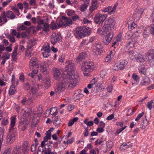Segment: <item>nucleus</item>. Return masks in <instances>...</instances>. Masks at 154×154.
<instances>
[{
	"label": "nucleus",
	"mask_w": 154,
	"mask_h": 154,
	"mask_svg": "<svg viewBox=\"0 0 154 154\" xmlns=\"http://www.w3.org/2000/svg\"><path fill=\"white\" fill-rule=\"evenodd\" d=\"M63 79L64 82L66 84L69 83V87L71 88L77 85L79 79V76L76 73L72 74L70 73Z\"/></svg>",
	"instance_id": "f257e3e1"
},
{
	"label": "nucleus",
	"mask_w": 154,
	"mask_h": 154,
	"mask_svg": "<svg viewBox=\"0 0 154 154\" xmlns=\"http://www.w3.org/2000/svg\"><path fill=\"white\" fill-rule=\"evenodd\" d=\"M94 68V64L91 61H85L81 67L82 70L85 72H84L83 74L85 76L88 75V73L92 72Z\"/></svg>",
	"instance_id": "f03ea898"
},
{
	"label": "nucleus",
	"mask_w": 154,
	"mask_h": 154,
	"mask_svg": "<svg viewBox=\"0 0 154 154\" xmlns=\"http://www.w3.org/2000/svg\"><path fill=\"white\" fill-rule=\"evenodd\" d=\"M116 22L114 18L109 17L105 22V25L103 28H106L110 32L114 28Z\"/></svg>",
	"instance_id": "7ed1b4c3"
},
{
	"label": "nucleus",
	"mask_w": 154,
	"mask_h": 154,
	"mask_svg": "<svg viewBox=\"0 0 154 154\" xmlns=\"http://www.w3.org/2000/svg\"><path fill=\"white\" fill-rule=\"evenodd\" d=\"M67 84L64 82V80H62V82L58 85L57 87L55 89V93L57 95L61 94L65 90L66 85Z\"/></svg>",
	"instance_id": "20e7f679"
},
{
	"label": "nucleus",
	"mask_w": 154,
	"mask_h": 154,
	"mask_svg": "<svg viewBox=\"0 0 154 154\" xmlns=\"http://www.w3.org/2000/svg\"><path fill=\"white\" fill-rule=\"evenodd\" d=\"M107 17V14H102L98 13L96 14L94 18V22L96 24L102 23Z\"/></svg>",
	"instance_id": "39448f33"
},
{
	"label": "nucleus",
	"mask_w": 154,
	"mask_h": 154,
	"mask_svg": "<svg viewBox=\"0 0 154 154\" xmlns=\"http://www.w3.org/2000/svg\"><path fill=\"white\" fill-rule=\"evenodd\" d=\"M154 35V24H152L149 26L145 27L143 33V37L146 38L148 37L150 32Z\"/></svg>",
	"instance_id": "423d86ee"
},
{
	"label": "nucleus",
	"mask_w": 154,
	"mask_h": 154,
	"mask_svg": "<svg viewBox=\"0 0 154 154\" xmlns=\"http://www.w3.org/2000/svg\"><path fill=\"white\" fill-rule=\"evenodd\" d=\"M65 68L66 70L67 71V75L70 73H72V74L76 73L75 72V64L71 61H69L67 63Z\"/></svg>",
	"instance_id": "0eeeda50"
},
{
	"label": "nucleus",
	"mask_w": 154,
	"mask_h": 154,
	"mask_svg": "<svg viewBox=\"0 0 154 154\" xmlns=\"http://www.w3.org/2000/svg\"><path fill=\"white\" fill-rule=\"evenodd\" d=\"M117 6L118 4L116 3L114 5L113 8L111 6H108L103 8L102 11L104 13L108 12L109 15L113 14L116 12Z\"/></svg>",
	"instance_id": "6e6552de"
},
{
	"label": "nucleus",
	"mask_w": 154,
	"mask_h": 154,
	"mask_svg": "<svg viewBox=\"0 0 154 154\" xmlns=\"http://www.w3.org/2000/svg\"><path fill=\"white\" fill-rule=\"evenodd\" d=\"M108 32H106V36L103 40V42L106 45H108L110 42L113 37V33L112 31H108Z\"/></svg>",
	"instance_id": "1a4fd4ad"
},
{
	"label": "nucleus",
	"mask_w": 154,
	"mask_h": 154,
	"mask_svg": "<svg viewBox=\"0 0 154 154\" xmlns=\"http://www.w3.org/2000/svg\"><path fill=\"white\" fill-rule=\"evenodd\" d=\"M103 48V46L101 43L98 42L96 43L95 49L93 50V54L96 55L100 54L102 52Z\"/></svg>",
	"instance_id": "9d476101"
},
{
	"label": "nucleus",
	"mask_w": 154,
	"mask_h": 154,
	"mask_svg": "<svg viewBox=\"0 0 154 154\" xmlns=\"http://www.w3.org/2000/svg\"><path fill=\"white\" fill-rule=\"evenodd\" d=\"M146 57L148 62L152 63L154 61V49L150 50L146 54Z\"/></svg>",
	"instance_id": "9b49d317"
},
{
	"label": "nucleus",
	"mask_w": 154,
	"mask_h": 154,
	"mask_svg": "<svg viewBox=\"0 0 154 154\" xmlns=\"http://www.w3.org/2000/svg\"><path fill=\"white\" fill-rule=\"evenodd\" d=\"M144 12V9L140 7L137 8L133 15V17L137 20H139L141 17Z\"/></svg>",
	"instance_id": "f8f14e48"
},
{
	"label": "nucleus",
	"mask_w": 154,
	"mask_h": 154,
	"mask_svg": "<svg viewBox=\"0 0 154 154\" xmlns=\"http://www.w3.org/2000/svg\"><path fill=\"white\" fill-rule=\"evenodd\" d=\"M52 72L54 78L55 80H60L62 76L59 70L56 68H54L53 69Z\"/></svg>",
	"instance_id": "ddd939ff"
},
{
	"label": "nucleus",
	"mask_w": 154,
	"mask_h": 154,
	"mask_svg": "<svg viewBox=\"0 0 154 154\" xmlns=\"http://www.w3.org/2000/svg\"><path fill=\"white\" fill-rule=\"evenodd\" d=\"M61 39V37L59 34L54 33L51 36V43L54 45L57 42L59 41Z\"/></svg>",
	"instance_id": "4468645a"
},
{
	"label": "nucleus",
	"mask_w": 154,
	"mask_h": 154,
	"mask_svg": "<svg viewBox=\"0 0 154 154\" xmlns=\"http://www.w3.org/2000/svg\"><path fill=\"white\" fill-rule=\"evenodd\" d=\"M16 135V130L11 131H9V133L8 136L7 141L10 143L13 142L15 140Z\"/></svg>",
	"instance_id": "2eb2a0df"
},
{
	"label": "nucleus",
	"mask_w": 154,
	"mask_h": 154,
	"mask_svg": "<svg viewBox=\"0 0 154 154\" xmlns=\"http://www.w3.org/2000/svg\"><path fill=\"white\" fill-rule=\"evenodd\" d=\"M127 54L131 60H134L136 59L139 53L135 51L132 50L128 52Z\"/></svg>",
	"instance_id": "dca6fc26"
},
{
	"label": "nucleus",
	"mask_w": 154,
	"mask_h": 154,
	"mask_svg": "<svg viewBox=\"0 0 154 154\" xmlns=\"http://www.w3.org/2000/svg\"><path fill=\"white\" fill-rule=\"evenodd\" d=\"M74 35L77 38H81L83 37V35L82 27L77 28L75 30Z\"/></svg>",
	"instance_id": "f3484780"
},
{
	"label": "nucleus",
	"mask_w": 154,
	"mask_h": 154,
	"mask_svg": "<svg viewBox=\"0 0 154 154\" xmlns=\"http://www.w3.org/2000/svg\"><path fill=\"white\" fill-rule=\"evenodd\" d=\"M38 61L37 59L34 57H32L30 61L29 66L30 69H33L34 66L38 65Z\"/></svg>",
	"instance_id": "a211bd4d"
},
{
	"label": "nucleus",
	"mask_w": 154,
	"mask_h": 154,
	"mask_svg": "<svg viewBox=\"0 0 154 154\" xmlns=\"http://www.w3.org/2000/svg\"><path fill=\"white\" fill-rule=\"evenodd\" d=\"M84 96L82 91L81 90H78L74 95V98L75 100L80 99Z\"/></svg>",
	"instance_id": "6ab92c4d"
},
{
	"label": "nucleus",
	"mask_w": 154,
	"mask_h": 154,
	"mask_svg": "<svg viewBox=\"0 0 154 154\" xmlns=\"http://www.w3.org/2000/svg\"><path fill=\"white\" fill-rule=\"evenodd\" d=\"M29 143L28 141L24 142L22 145V150L24 153H26L29 150Z\"/></svg>",
	"instance_id": "aec40b11"
},
{
	"label": "nucleus",
	"mask_w": 154,
	"mask_h": 154,
	"mask_svg": "<svg viewBox=\"0 0 154 154\" xmlns=\"http://www.w3.org/2000/svg\"><path fill=\"white\" fill-rule=\"evenodd\" d=\"M89 2L90 1L89 0H86L84 3L81 5L79 8L80 10L82 12L85 11L88 8V5L87 4H89Z\"/></svg>",
	"instance_id": "412c9836"
},
{
	"label": "nucleus",
	"mask_w": 154,
	"mask_h": 154,
	"mask_svg": "<svg viewBox=\"0 0 154 154\" xmlns=\"http://www.w3.org/2000/svg\"><path fill=\"white\" fill-rule=\"evenodd\" d=\"M63 19V23L65 26H69L72 24V21L71 19L65 17H62Z\"/></svg>",
	"instance_id": "4be33fe9"
},
{
	"label": "nucleus",
	"mask_w": 154,
	"mask_h": 154,
	"mask_svg": "<svg viewBox=\"0 0 154 154\" xmlns=\"http://www.w3.org/2000/svg\"><path fill=\"white\" fill-rule=\"evenodd\" d=\"M150 83V79L147 77H145L141 82V84L142 85L147 86Z\"/></svg>",
	"instance_id": "5701e85b"
},
{
	"label": "nucleus",
	"mask_w": 154,
	"mask_h": 154,
	"mask_svg": "<svg viewBox=\"0 0 154 154\" xmlns=\"http://www.w3.org/2000/svg\"><path fill=\"white\" fill-rule=\"evenodd\" d=\"M122 70L123 69L127 64L128 62L124 60H121L118 62Z\"/></svg>",
	"instance_id": "b1692460"
},
{
	"label": "nucleus",
	"mask_w": 154,
	"mask_h": 154,
	"mask_svg": "<svg viewBox=\"0 0 154 154\" xmlns=\"http://www.w3.org/2000/svg\"><path fill=\"white\" fill-rule=\"evenodd\" d=\"M21 150V145L17 144L15 148L13 150V154H20Z\"/></svg>",
	"instance_id": "393cba45"
},
{
	"label": "nucleus",
	"mask_w": 154,
	"mask_h": 154,
	"mask_svg": "<svg viewBox=\"0 0 154 154\" xmlns=\"http://www.w3.org/2000/svg\"><path fill=\"white\" fill-rule=\"evenodd\" d=\"M15 119L16 118L14 116L12 117L11 118L10 124L11 127L9 130H11V131L12 130H16L14 128L15 123Z\"/></svg>",
	"instance_id": "a878e982"
},
{
	"label": "nucleus",
	"mask_w": 154,
	"mask_h": 154,
	"mask_svg": "<svg viewBox=\"0 0 154 154\" xmlns=\"http://www.w3.org/2000/svg\"><path fill=\"white\" fill-rule=\"evenodd\" d=\"M135 60L138 62L143 63L145 61V59L143 55L139 53Z\"/></svg>",
	"instance_id": "bb28decb"
},
{
	"label": "nucleus",
	"mask_w": 154,
	"mask_h": 154,
	"mask_svg": "<svg viewBox=\"0 0 154 154\" xmlns=\"http://www.w3.org/2000/svg\"><path fill=\"white\" fill-rule=\"evenodd\" d=\"M5 14L6 17L11 19H14L16 17L15 15L11 11H8Z\"/></svg>",
	"instance_id": "cd10ccee"
},
{
	"label": "nucleus",
	"mask_w": 154,
	"mask_h": 154,
	"mask_svg": "<svg viewBox=\"0 0 154 154\" xmlns=\"http://www.w3.org/2000/svg\"><path fill=\"white\" fill-rule=\"evenodd\" d=\"M82 32L83 33V36L84 37H85V36L88 35H89L90 32V29L88 27V28H86V27H82Z\"/></svg>",
	"instance_id": "c85d7f7f"
},
{
	"label": "nucleus",
	"mask_w": 154,
	"mask_h": 154,
	"mask_svg": "<svg viewBox=\"0 0 154 154\" xmlns=\"http://www.w3.org/2000/svg\"><path fill=\"white\" fill-rule=\"evenodd\" d=\"M29 44L27 46V49H30L31 47L36 44V39H30L29 41Z\"/></svg>",
	"instance_id": "c756f323"
},
{
	"label": "nucleus",
	"mask_w": 154,
	"mask_h": 154,
	"mask_svg": "<svg viewBox=\"0 0 154 154\" xmlns=\"http://www.w3.org/2000/svg\"><path fill=\"white\" fill-rule=\"evenodd\" d=\"M86 52H83L79 54V56L77 58L76 60H78V62L79 61H81L83 59H85L86 56Z\"/></svg>",
	"instance_id": "7c9ffc66"
},
{
	"label": "nucleus",
	"mask_w": 154,
	"mask_h": 154,
	"mask_svg": "<svg viewBox=\"0 0 154 154\" xmlns=\"http://www.w3.org/2000/svg\"><path fill=\"white\" fill-rule=\"evenodd\" d=\"M27 125V124L25 122H21L19 124V127L22 131H24L26 129Z\"/></svg>",
	"instance_id": "2f4dec72"
},
{
	"label": "nucleus",
	"mask_w": 154,
	"mask_h": 154,
	"mask_svg": "<svg viewBox=\"0 0 154 154\" xmlns=\"http://www.w3.org/2000/svg\"><path fill=\"white\" fill-rule=\"evenodd\" d=\"M41 50L43 51H50L49 44L48 43H45L43 45Z\"/></svg>",
	"instance_id": "473e14b6"
},
{
	"label": "nucleus",
	"mask_w": 154,
	"mask_h": 154,
	"mask_svg": "<svg viewBox=\"0 0 154 154\" xmlns=\"http://www.w3.org/2000/svg\"><path fill=\"white\" fill-rule=\"evenodd\" d=\"M46 65L47 63L45 62H44L41 64L40 70L42 72H45L46 70Z\"/></svg>",
	"instance_id": "72a5a7b5"
},
{
	"label": "nucleus",
	"mask_w": 154,
	"mask_h": 154,
	"mask_svg": "<svg viewBox=\"0 0 154 154\" xmlns=\"http://www.w3.org/2000/svg\"><path fill=\"white\" fill-rule=\"evenodd\" d=\"M16 91V88L14 85H12L10 88L9 93L10 95H13L14 94Z\"/></svg>",
	"instance_id": "f704fd0d"
},
{
	"label": "nucleus",
	"mask_w": 154,
	"mask_h": 154,
	"mask_svg": "<svg viewBox=\"0 0 154 154\" xmlns=\"http://www.w3.org/2000/svg\"><path fill=\"white\" fill-rule=\"evenodd\" d=\"M29 33L28 32H24L21 33V37L22 38L29 39Z\"/></svg>",
	"instance_id": "c9c22d12"
},
{
	"label": "nucleus",
	"mask_w": 154,
	"mask_h": 154,
	"mask_svg": "<svg viewBox=\"0 0 154 154\" xmlns=\"http://www.w3.org/2000/svg\"><path fill=\"white\" fill-rule=\"evenodd\" d=\"M128 25V29L129 30H133L137 26L136 24L133 22L130 23Z\"/></svg>",
	"instance_id": "e433bc0d"
},
{
	"label": "nucleus",
	"mask_w": 154,
	"mask_h": 154,
	"mask_svg": "<svg viewBox=\"0 0 154 154\" xmlns=\"http://www.w3.org/2000/svg\"><path fill=\"white\" fill-rule=\"evenodd\" d=\"M67 14L69 16L72 17L75 14V11L72 10L68 9L66 12Z\"/></svg>",
	"instance_id": "4c0bfd02"
},
{
	"label": "nucleus",
	"mask_w": 154,
	"mask_h": 154,
	"mask_svg": "<svg viewBox=\"0 0 154 154\" xmlns=\"http://www.w3.org/2000/svg\"><path fill=\"white\" fill-rule=\"evenodd\" d=\"M17 48L18 46L17 45L15 47L12 53V56L13 58L14 59H16L17 58Z\"/></svg>",
	"instance_id": "58836bf2"
},
{
	"label": "nucleus",
	"mask_w": 154,
	"mask_h": 154,
	"mask_svg": "<svg viewBox=\"0 0 154 154\" xmlns=\"http://www.w3.org/2000/svg\"><path fill=\"white\" fill-rule=\"evenodd\" d=\"M78 119V117L75 118L73 119L70 120H69L68 123V126H71L73 125L74 122H76Z\"/></svg>",
	"instance_id": "ea45409f"
},
{
	"label": "nucleus",
	"mask_w": 154,
	"mask_h": 154,
	"mask_svg": "<svg viewBox=\"0 0 154 154\" xmlns=\"http://www.w3.org/2000/svg\"><path fill=\"white\" fill-rule=\"evenodd\" d=\"M134 46V42L132 40H131L127 43L126 45V48L128 49L131 48L133 47Z\"/></svg>",
	"instance_id": "a19ab883"
},
{
	"label": "nucleus",
	"mask_w": 154,
	"mask_h": 154,
	"mask_svg": "<svg viewBox=\"0 0 154 154\" xmlns=\"http://www.w3.org/2000/svg\"><path fill=\"white\" fill-rule=\"evenodd\" d=\"M55 119L54 122V124L55 126L59 125L61 122V120L58 118V116L56 117Z\"/></svg>",
	"instance_id": "79ce46f5"
},
{
	"label": "nucleus",
	"mask_w": 154,
	"mask_h": 154,
	"mask_svg": "<svg viewBox=\"0 0 154 154\" xmlns=\"http://www.w3.org/2000/svg\"><path fill=\"white\" fill-rule=\"evenodd\" d=\"M44 26L43 28V30L44 31H48L49 30L50 25L47 23H45L43 25Z\"/></svg>",
	"instance_id": "37998d69"
},
{
	"label": "nucleus",
	"mask_w": 154,
	"mask_h": 154,
	"mask_svg": "<svg viewBox=\"0 0 154 154\" xmlns=\"http://www.w3.org/2000/svg\"><path fill=\"white\" fill-rule=\"evenodd\" d=\"M109 30L107 29H106V28H105V29L104 30V29H97V32L100 34V35H104V33L105 32L106 33V32H108V31Z\"/></svg>",
	"instance_id": "c03bdc74"
},
{
	"label": "nucleus",
	"mask_w": 154,
	"mask_h": 154,
	"mask_svg": "<svg viewBox=\"0 0 154 154\" xmlns=\"http://www.w3.org/2000/svg\"><path fill=\"white\" fill-rule=\"evenodd\" d=\"M113 69L116 71H118L119 70H122L121 68L120 67L119 65L118 62L114 64L113 67Z\"/></svg>",
	"instance_id": "a18cd8bd"
},
{
	"label": "nucleus",
	"mask_w": 154,
	"mask_h": 154,
	"mask_svg": "<svg viewBox=\"0 0 154 154\" xmlns=\"http://www.w3.org/2000/svg\"><path fill=\"white\" fill-rule=\"evenodd\" d=\"M38 87L37 85L36 87H32L31 89V93L33 94H35L38 91Z\"/></svg>",
	"instance_id": "49530a36"
},
{
	"label": "nucleus",
	"mask_w": 154,
	"mask_h": 154,
	"mask_svg": "<svg viewBox=\"0 0 154 154\" xmlns=\"http://www.w3.org/2000/svg\"><path fill=\"white\" fill-rule=\"evenodd\" d=\"M51 28L52 29H55L59 28L58 26H57L54 21H52L50 25Z\"/></svg>",
	"instance_id": "de8ad7c7"
},
{
	"label": "nucleus",
	"mask_w": 154,
	"mask_h": 154,
	"mask_svg": "<svg viewBox=\"0 0 154 154\" xmlns=\"http://www.w3.org/2000/svg\"><path fill=\"white\" fill-rule=\"evenodd\" d=\"M107 73V70L106 69H102L100 72V76L101 77L103 78Z\"/></svg>",
	"instance_id": "09e8293b"
},
{
	"label": "nucleus",
	"mask_w": 154,
	"mask_h": 154,
	"mask_svg": "<svg viewBox=\"0 0 154 154\" xmlns=\"http://www.w3.org/2000/svg\"><path fill=\"white\" fill-rule=\"evenodd\" d=\"M1 16L2 18V19L4 22L5 23L7 22L8 21V20L6 18V16L5 15V11L2 12Z\"/></svg>",
	"instance_id": "8fccbe9b"
},
{
	"label": "nucleus",
	"mask_w": 154,
	"mask_h": 154,
	"mask_svg": "<svg viewBox=\"0 0 154 154\" xmlns=\"http://www.w3.org/2000/svg\"><path fill=\"white\" fill-rule=\"evenodd\" d=\"M112 51H111L110 52L109 54L107 55V56L105 60V62H108L110 61V60L112 58V57L111 56V54H112Z\"/></svg>",
	"instance_id": "3c124183"
},
{
	"label": "nucleus",
	"mask_w": 154,
	"mask_h": 154,
	"mask_svg": "<svg viewBox=\"0 0 154 154\" xmlns=\"http://www.w3.org/2000/svg\"><path fill=\"white\" fill-rule=\"evenodd\" d=\"M152 103L153 100H152L148 102L147 103V107L149 109V110H151L153 106V105H152Z\"/></svg>",
	"instance_id": "603ef678"
},
{
	"label": "nucleus",
	"mask_w": 154,
	"mask_h": 154,
	"mask_svg": "<svg viewBox=\"0 0 154 154\" xmlns=\"http://www.w3.org/2000/svg\"><path fill=\"white\" fill-rule=\"evenodd\" d=\"M50 51H43L42 52L43 56L44 57H47L50 55Z\"/></svg>",
	"instance_id": "864d4df0"
},
{
	"label": "nucleus",
	"mask_w": 154,
	"mask_h": 154,
	"mask_svg": "<svg viewBox=\"0 0 154 154\" xmlns=\"http://www.w3.org/2000/svg\"><path fill=\"white\" fill-rule=\"evenodd\" d=\"M133 78L134 80L136 82L139 81L140 77L139 76L137 75L135 73H134L132 75Z\"/></svg>",
	"instance_id": "5fc2aeb1"
},
{
	"label": "nucleus",
	"mask_w": 154,
	"mask_h": 154,
	"mask_svg": "<svg viewBox=\"0 0 154 154\" xmlns=\"http://www.w3.org/2000/svg\"><path fill=\"white\" fill-rule=\"evenodd\" d=\"M37 18L38 19L37 22L38 23V25H41L42 24H43V25L44 24V23L43 20L41 19L40 16H38L37 17Z\"/></svg>",
	"instance_id": "6e6d98bb"
},
{
	"label": "nucleus",
	"mask_w": 154,
	"mask_h": 154,
	"mask_svg": "<svg viewBox=\"0 0 154 154\" xmlns=\"http://www.w3.org/2000/svg\"><path fill=\"white\" fill-rule=\"evenodd\" d=\"M37 143H35V144H33L32 145L31 148V150L32 152H33L34 151L37 146Z\"/></svg>",
	"instance_id": "4d7b16f0"
},
{
	"label": "nucleus",
	"mask_w": 154,
	"mask_h": 154,
	"mask_svg": "<svg viewBox=\"0 0 154 154\" xmlns=\"http://www.w3.org/2000/svg\"><path fill=\"white\" fill-rule=\"evenodd\" d=\"M30 85L28 83L25 84L24 85V89L26 90H29L30 89Z\"/></svg>",
	"instance_id": "13d9d810"
},
{
	"label": "nucleus",
	"mask_w": 154,
	"mask_h": 154,
	"mask_svg": "<svg viewBox=\"0 0 154 154\" xmlns=\"http://www.w3.org/2000/svg\"><path fill=\"white\" fill-rule=\"evenodd\" d=\"M8 123V119L6 118H4L2 122V124L3 125L5 126Z\"/></svg>",
	"instance_id": "bf43d9fd"
},
{
	"label": "nucleus",
	"mask_w": 154,
	"mask_h": 154,
	"mask_svg": "<svg viewBox=\"0 0 154 154\" xmlns=\"http://www.w3.org/2000/svg\"><path fill=\"white\" fill-rule=\"evenodd\" d=\"M144 114V112H142L141 113L138 114L137 117L135 119V121L137 122L138 121L140 120V119L143 116Z\"/></svg>",
	"instance_id": "052dcab7"
},
{
	"label": "nucleus",
	"mask_w": 154,
	"mask_h": 154,
	"mask_svg": "<svg viewBox=\"0 0 154 154\" xmlns=\"http://www.w3.org/2000/svg\"><path fill=\"white\" fill-rule=\"evenodd\" d=\"M33 100L30 97L27 100L26 104L27 105H29L33 103Z\"/></svg>",
	"instance_id": "680f3d73"
},
{
	"label": "nucleus",
	"mask_w": 154,
	"mask_h": 154,
	"mask_svg": "<svg viewBox=\"0 0 154 154\" xmlns=\"http://www.w3.org/2000/svg\"><path fill=\"white\" fill-rule=\"evenodd\" d=\"M79 16L75 14L72 17V19L73 21L78 20L79 19Z\"/></svg>",
	"instance_id": "e2e57ef3"
},
{
	"label": "nucleus",
	"mask_w": 154,
	"mask_h": 154,
	"mask_svg": "<svg viewBox=\"0 0 154 154\" xmlns=\"http://www.w3.org/2000/svg\"><path fill=\"white\" fill-rule=\"evenodd\" d=\"M127 127L126 126H125L124 128H121L119 129L118 130H117L116 132V135H118L119 133H120L121 132H122L123 130L125 129Z\"/></svg>",
	"instance_id": "0e129e2a"
},
{
	"label": "nucleus",
	"mask_w": 154,
	"mask_h": 154,
	"mask_svg": "<svg viewBox=\"0 0 154 154\" xmlns=\"http://www.w3.org/2000/svg\"><path fill=\"white\" fill-rule=\"evenodd\" d=\"M3 56L5 59H8L9 58L10 54L8 52H6L3 54Z\"/></svg>",
	"instance_id": "69168bd1"
},
{
	"label": "nucleus",
	"mask_w": 154,
	"mask_h": 154,
	"mask_svg": "<svg viewBox=\"0 0 154 154\" xmlns=\"http://www.w3.org/2000/svg\"><path fill=\"white\" fill-rule=\"evenodd\" d=\"M97 7L96 6L92 5L90 7L89 11L91 12H92L94 11L95 9L97 8Z\"/></svg>",
	"instance_id": "338daca9"
},
{
	"label": "nucleus",
	"mask_w": 154,
	"mask_h": 154,
	"mask_svg": "<svg viewBox=\"0 0 154 154\" xmlns=\"http://www.w3.org/2000/svg\"><path fill=\"white\" fill-rule=\"evenodd\" d=\"M11 149L10 148H8L5 150L3 154H10Z\"/></svg>",
	"instance_id": "774afa93"
}]
</instances>
